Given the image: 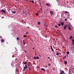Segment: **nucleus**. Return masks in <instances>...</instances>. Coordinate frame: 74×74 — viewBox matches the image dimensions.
<instances>
[{
  "label": "nucleus",
  "mask_w": 74,
  "mask_h": 74,
  "mask_svg": "<svg viewBox=\"0 0 74 74\" xmlns=\"http://www.w3.org/2000/svg\"><path fill=\"white\" fill-rule=\"evenodd\" d=\"M39 4H40V5H41V3H39Z\"/></svg>",
  "instance_id": "09e8293b"
},
{
  "label": "nucleus",
  "mask_w": 74,
  "mask_h": 74,
  "mask_svg": "<svg viewBox=\"0 0 74 74\" xmlns=\"http://www.w3.org/2000/svg\"><path fill=\"white\" fill-rule=\"evenodd\" d=\"M40 23H41L40 22V21H38V24L39 25H40Z\"/></svg>",
  "instance_id": "f8f14e48"
},
{
  "label": "nucleus",
  "mask_w": 74,
  "mask_h": 74,
  "mask_svg": "<svg viewBox=\"0 0 74 74\" xmlns=\"http://www.w3.org/2000/svg\"><path fill=\"white\" fill-rule=\"evenodd\" d=\"M67 25H65V26H64V29H66V27H67Z\"/></svg>",
  "instance_id": "6e6552de"
},
{
  "label": "nucleus",
  "mask_w": 74,
  "mask_h": 74,
  "mask_svg": "<svg viewBox=\"0 0 74 74\" xmlns=\"http://www.w3.org/2000/svg\"><path fill=\"white\" fill-rule=\"evenodd\" d=\"M24 21L23 20H21V22H23Z\"/></svg>",
  "instance_id": "c03bdc74"
},
{
  "label": "nucleus",
  "mask_w": 74,
  "mask_h": 74,
  "mask_svg": "<svg viewBox=\"0 0 74 74\" xmlns=\"http://www.w3.org/2000/svg\"><path fill=\"white\" fill-rule=\"evenodd\" d=\"M32 3H34V1H32Z\"/></svg>",
  "instance_id": "ea45409f"
},
{
  "label": "nucleus",
  "mask_w": 74,
  "mask_h": 74,
  "mask_svg": "<svg viewBox=\"0 0 74 74\" xmlns=\"http://www.w3.org/2000/svg\"><path fill=\"white\" fill-rule=\"evenodd\" d=\"M28 32H26V34H28Z\"/></svg>",
  "instance_id": "8fccbe9b"
},
{
  "label": "nucleus",
  "mask_w": 74,
  "mask_h": 74,
  "mask_svg": "<svg viewBox=\"0 0 74 74\" xmlns=\"http://www.w3.org/2000/svg\"><path fill=\"white\" fill-rule=\"evenodd\" d=\"M55 28H58V27L57 25H56L55 26Z\"/></svg>",
  "instance_id": "5701e85b"
},
{
  "label": "nucleus",
  "mask_w": 74,
  "mask_h": 74,
  "mask_svg": "<svg viewBox=\"0 0 74 74\" xmlns=\"http://www.w3.org/2000/svg\"><path fill=\"white\" fill-rule=\"evenodd\" d=\"M65 21H67V19L66 18L65 19Z\"/></svg>",
  "instance_id": "3c124183"
},
{
  "label": "nucleus",
  "mask_w": 74,
  "mask_h": 74,
  "mask_svg": "<svg viewBox=\"0 0 74 74\" xmlns=\"http://www.w3.org/2000/svg\"><path fill=\"white\" fill-rule=\"evenodd\" d=\"M69 53H70V52H69V51H67L66 52V54L67 55H69Z\"/></svg>",
  "instance_id": "4468645a"
},
{
  "label": "nucleus",
  "mask_w": 74,
  "mask_h": 74,
  "mask_svg": "<svg viewBox=\"0 0 74 74\" xmlns=\"http://www.w3.org/2000/svg\"><path fill=\"white\" fill-rule=\"evenodd\" d=\"M11 11L13 14H15V13H16V12H14L12 10H11Z\"/></svg>",
  "instance_id": "1a4fd4ad"
},
{
  "label": "nucleus",
  "mask_w": 74,
  "mask_h": 74,
  "mask_svg": "<svg viewBox=\"0 0 74 74\" xmlns=\"http://www.w3.org/2000/svg\"><path fill=\"white\" fill-rule=\"evenodd\" d=\"M17 60H18V58H16L15 61H17Z\"/></svg>",
  "instance_id": "c756f323"
},
{
  "label": "nucleus",
  "mask_w": 74,
  "mask_h": 74,
  "mask_svg": "<svg viewBox=\"0 0 74 74\" xmlns=\"http://www.w3.org/2000/svg\"><path fill=\"white\" fill-rule=\"evenodd\" d=\"M64 63L65 64H67V61H64Z\"/></svg>",
  "instance_id": "39448f33"
},
{
  "label": "nucleus",
  "mask_w": 74,
  "mask_h": 74,
  "mask_svg": "<svg viewBox=\"0 0 74 74\" xmlns=\"http://www.w3.org/2000/svg\"><path fill=\"white\" fill-rule=\"evenodd\" d=\"M57 55H59V53L57 52V53L56 54Z\"/></svg>",
  "instance_id": "7c9ffc66"
},
{
  "label": "nucleus",
  "mask_w": 74,
  "mask_h": 74,
  "mask_svg": "<svg viewBox=\"0 0 74 74\" xmlns=\"http://www.w3.org/2000/svg\"><path fill=\"white\" fill-rule=\"evenodd\" d=\"M33 49H34V48H33Z\"/></svg>",
  "instance_id": "5fc2aeb1"
},
{
  "label": "nucleus",
  "mask_w": 74,
  "mask_h": 74,
  "mask_svg": "<svg viewBox=\"0 0 74 74\" xmlns=\"http://www.w3.org/2000/svg\"><path fill=\"white\" fill-rule=\"evenodd\" d=\"M46 5L48 6V7H51V5H50V4L47 3L46 4Z\"/></svg>",
  "instance_id": "20e7f679"
},
{
  "label": "nucleus",
  "mask_w": 74,
  "mask_h": 74,
  "mask_svg": "<svg viewBox=\"0 0 74 74\" xmlns=\"http://www.w3.org/2000/svg\"><path fill=\"white\" fill-rule=\"evenodd\" d=\"M66 56H68V55H66Z\"/></svg>",
  "instance_id": "6e6d98bb"
},
{
  "label": "nucleus",
  "mask_w": 74,
  "mask_h": 74,
  "mask_svg": "<svg viewBox=\"0 0 74 74\" xmlns=\"http://www.w3.org/2000/svg\"><path fill=\"white\" fill-rule=\"evenodd\" d=\"M17 0H15L16 1H17Z\"/></svg>",
  "instance_id": "680f3d73"
},
{
  "label": "nucleus",
  "mask_w": 74,
  "mask_h": 74,
  "mask_svg": "<svg viewBox=\"0 0 74 74\" xmlns=\"http://www.w3.org/2000/svg\"><path fill=\"white\" fill-rule=\"evenodd\" d=\"M51 49L52 50V51H53V52L54 51V50H53V48H52Z\"/></svg>",
  "instance_id": "473e14b6"
},
{
  "label": "nucleus",
  "mask_w": 74,
  "mask_h": 74,
  "mask_svg": "<svg viewBox=\"0 0 74 74\" xmlns=\"http://www.w3.org/2000/svg\"><path fill=\"white\" fill-rule=\"evenodd\" d=\"M24 52L25 53L26 52V51H25Z\"/></svg>",
  "instance_id": "864d4df0"
},
{
  "label": "nucleus",
  "mask_w": 74,
  "mask_h": 74,
  "mask_svg": "<svg viewBox=\"0 0 74 74\" xmlns=\"http://www.w3.org/2000/svg\"><path fill=\"white\" fill-rule=\"evenodd\" d=\"M34 59H36V57L35 56L34 57Z\"/></svg>",
  "instance_id": "2f4dec72"
},
{
  "label": "nucleus",
  "mask_w": 74,
  "mask_h": 74,
  "mask_svg": "<svg viewBox=\"0 0 74 74\" xmlns=\"http://www.w3.org/2000/svg\"><path fill=\"white\" fill-rule=\"evenodd\" d=\"M2 38V36H0V38Z\"/></svg>",
  "instance_id": "49530a36"
},
{
  "label": "nucleus",
  "mask_w": 74,
  "mask_h": 74,
  "mask_svg": "<svg viewBox=\"0 0 74 74\" xmlns=\"http://www.w3.org/2000/svg\"><path fill=\"white\" fill-rule=\"evenodd\" d=\"M28 67H30V64H28Z\"/></svg>",
  "instance_id": "a18cd8bd"
},
{
  "label": "nucleus",
  "mask_w": 74,
  "mask_h": 74,
  "mask_svg": "<svg viewBox=\"0 0 74 74\" xmlns=\"http://www.w3.org/2000/svg\"><path fill=\"white\" fill-rule=\"evenodd\" d=\"M1 12H3V13H4V14H5V10H1Z\"/></svg>",
  "instance_id": "7ed1b4c3"
},
{
  "label": "nucleus",
  "mask_w": 74,
  "mask_h": 74,
  "mask_svg": "<svg viewBox=\"0 0 74 74\" xmlns=\"http://www.w3.org/2000/svg\"><path fill=\"white\" fill-rule=\"evenodd\" d=\"M48 59H50V57H48L47 58Z\"/></svg>",
  "instance_id": "f704fd0d"
},
{
  "label": "nucleus",
  "mask_w": 74,
  "mask_h": 74,
  "mask_svg": "<svg viewBox=\"0 0 74 74\" xmlns=\"http://www.w3.org/2000/svg\"><path fill=\"white\" fill-rule=\"evenodd\" d=\"M23 42H25V40L24 39L23 40Z\"/></svg>",
  "instance_id": "de8ad7c7"
},
{
  "label": "nucleus",
  "mask_w": 74,
  "mask_h": 74,
  "mask_svg": "<svg viewBox=\"0 0 74 74\" xmlns=\"http://www.w3.org/2000/svg\"><path fill=\"white\" fill-rule=\"evenodd\" d=\"M30 2H32V1H30Z\"/></svg>",
  "instance_id": "4d7b16f0"
},
{
  "label": "nucleus",
  "mask_w": 74,
  "mask_h": 74,
  "mask_svg": "<svg viewBox=\"0 0 74 74\" xmlns=\"http://www.w3.org/2000/svg\"><path fill=\"white\" fill-rule=\"evenodd\" d=\"M17 40H19V38L18 37H17Z\"/></svg>",
  "instance_id": "c85d7f7f"
},
{
  "label": "nucleus",
  "mask_w": 74,
  "mask_h": 74,
  "mask_svg": "<svg viewBox=\"0 0 74 74\" xmlns=\"http://www.w3.org/2000/svg\"><path fill=\"white\" fill-rule=\"evenodd\" d=\"M31 38L32 42H33V39H32V38Z\"/></svg>",
  "instance_id": "a878e982"
},
{
  "label": "nucleus",
  "mask_w": 74,
  "mask_h": 74,
  "mask_svg": "<svg viewBox=\"0 0 74 74\" xmlns=\"http://www.w3.org/2000/svg\"><path fill=\"white\" fill-rule=\"evenodd\" d=\"M65 58H66V56H65L64 57H63V59H64Z\"/></svg>",
  "instance_id": "4be33fe9"
},
{
  "label": "nucleus",
  "mask_w": 74,
  "mask_h": 74,
  "mask_svg": "<svg viewBox=\"0 0 74 74\" xmlns=\"http://www.w3.org/2000/svg\"><path fill=\"white\" fill-rule=\"evenodd\" d=\"M49 61H50V62H51V61H52V59H49Z\"/></svg>",
  "instance_id": "4c0bfd02"
},
{
  "label": "nucleus",
  "mask_w": 74,
  "mask_h": 74,
  "mask_svg": "<svg viewBox=\"0 0 74 74\" xmlns=\"http://www.w3.org/2000/svg\"><path fill=\"white\" fill-rule=\"evenodd\" d=\"M68 28L70 30H71V28H70V26H69L68 27Z\"/></svg>",
  "instance_id": "a211bd4d"
},
{
  "label": "nucleus",
  "mask_w": 74,
  "mask_h": 74,
  "mask_svg": "<svg viewBox=\"0 0 74 74\" xmlns=\"http://www.w3.org/2000/svg\"><path fill=\"white\" fill-rule=\"evenodd\" d=\"M72 38H73V36H71L70 37L69 39H70V40H71V39Z\"/></svg>",
  "instance_id": "2eb2a0df"
},
{
  "label": "nucleus",
  "mask_w": 74,
  "mask_h": 74,
  "mask_svg": "<svg viewBox=\"0 0 74 74\" xmlns=\"http://www.w3.org/2000/svg\"><path fill=\"white\" fill-rule=\"evenodd\" d=\"M46 66L47 67H48V66Z\"/></svg>",
  "instance_id": "052dcab7"
},
{
  "label": "nucleus",
  "mask_w": 74,
  "mask_h": 74,
  "mask_svg": "<svg viewBox=\"0 0 74 74\" xmlns=\"http://www.w3.org/2000/svg\"><path fill=\"white\" fill-rule=\"evenodd\" d=\"M46 37H47V36H46Z\"/></svg>",
  "instance_id": "338daca9"
},
{
  "label": "nucleus",
  "mask_w": 74,
  "mask_h": 74,
  "mask_svg": "<svg viewBox=\"0 0 74 74\" xmlns=\"http://www.w3.org/2000/svg\"><path fill=\"white\" fill-rule=\"evenodd\" d=\"M25 67H27V64H25Z\"/></svg>",
  "instance_id": "bb28decb"
},
{
  "label": "nucleus",
  "mask_w": 74,
  "mask_h": 74,
  "mask_svg": "<svg viewBox=\"0 0 74 74\" xmlns=\"http://www.w3.org/2000/svg\"><path fill=\"white\" fill-rule=\"evenodd\" d=\"M18 65H19V64H18Z\"/></svg>",
  "instance_id": "774afa93"
},
{
  "label": "nucleus",
  "mask_w": 74,
  "mask_h": 74,
  "mask_svg": "<svg viewBox=\"0 0 74 74\" xmlns=\"http://www.w3.org/2000/svg\"><path fill=\"white\" fill-rule=\"evenodd\" d=\"M23 43L24 45H25V44H26V43H25V42H23Z\"/></svg>",
  "instance_id": "37998d69"
},
{
  "label": "nucleus",
  "mask_w": 74,
  "mask_h": 74,
  "mask_svg": "<svg viewBox=\"0 0 74 74\" xmlns=\"http://www.w3.org/2000/svg\"><path fill=\"white\" fill-rule=\"evenodd\" d=\"M65 13H66V14H67V13H68V12L66 11L65 12Z\"/></svg>",
  "instance_id": "c9c22d12"
},
{
  "label": "nucleus",
  "mask_w": 74,
  "mask_h": 74,
  "mask_svg": "<svg viewBox=\"0 0 74 74\" xmlns=\"http://www.w3.org/2000/svg\"><path fill=\"white\" fill-rule=\"evenodd\" d=\"M27 69V67H24L23 68V71H25V69Z\"/></svg>",
  "instance_id": "423d86ee"
},
{
  "label": "nucleus",
  "mask_w": 74,
  "mask_h": 74,
  "mask_svg": "<svg viewBox=\"0 0 74 74\" xmlns=\"http://www.w3.org/2000/svg\"><path fill=\"white\" fill-rule=\"evenodd\" d=\"M26 36L25 35H23V37H25V38L26 37Z\"/></svg>",
  "instance_id": "e433bc0d"
},
{
  "label": "nucleus",
  "mask_w": 74,
  "mask_h": 74,
  "mask_svg": "<svg viewBox=\"0 0 74 74\" xmlns=\"http://www.w3.org/2000/svg\"><path fill=\"white\" fill-rule=\"evenodd\" d=\"M15 64V61H13L12 62V63L11 64V66L12 67H14V64Z\"/></svg>",
  "instance_id": "f257e3e1"
},
{
  "label": "nucleus",
  "mask_w": 74,
  "mask_h": 74,
  "mask_svg": "<svg viewBox=\"0 0 74 74\" xmlns=\"http://www.w3.org/2000/svg\"><path fill=\"white\" fill-rule=\"evenodd\" d=\"M61 24L62 26H63V25H64V23L63 22H62Z\"/></svg>",
  "instance_id": "9b49d317"
},
{
  "label": "nucleus",
  "mask_w": 74,
  "mask_h": 74,
  "mask_svg": "<svg viewBox=\"0 0 74 74\" xmlns=\"http://www.w3.org/2000/svg\"><path fill=\"white\" fill-rule=\"evenodd\" d=\"M16 70L17 71V72H18V69H16Z\"/></svg>",
  "instance_id": "72a5a7b5"
},
{
  "label": "nucleus",
  "mask_w": 74,
  "mask_h": 74,
  "mask_svg": "<svg viewBox=\"0 0 74 74\" xmlns=\"http://www.w3.org/2000/svg\"><path fill=\"white\" fill-rule=\"evenodd\" d=\"M58 26H61V24H60V23H59V24H58Z\"/></svg>",
  "instance_id": "cd10ccee"
},
{
  "label": "nucleus",
  "mask_w": 74,
  "mask_h": 74,
  "mask_svg": "<svg viewBox=\"0 0 74 74\" xmlns=\"http://www.w3.org/2000/svg\"><path fill=\"white\" fill-rule=\"evenodd\" d=\"M25 15H27V14H25Z\"/></svg>",
  "instance_id": "e2e57ef3"
},
{
  "label": "nucleus",
  "mask_w": 74,
  "mask_h": 74,
  "mask_svg": "<svg viewBox=\"0 0 74 74\" xmlns=\"http://www.w3.org/2000/svg\"><path fill=\"white\" fill-rule=\"evenodd\" d=\"M72 43L73 44V45H74V40L73 39L72 40Z\"/></svg>",
  "instance_id": "dca6fc26"
},
{
  "label": "nucleus",
  "mask_w": 74,
  "mask_h": 74,
  "mask_svg": "<svg viewBox=\"0 0 74 74\" xmlns=\"http://www.w3.org/2000/svg\"><path fill=\"white\" fill-rule=\"evenodd\" d=\"M8 42H7V44H8Z\"/></svg>",
  "instance_id": "0e129e2a"
},
{
  "label": "nucleus",
  "mask_w": 74,
  "mask_h": 74,
  "mask_svg": "<svg viewBox=\"0 0 74 74\" xmlns=\"http://www.w3.org/2000/svg\"><path fill=\"white\" fill-rule=\"evenodd\" d=\"M50 14L51 15H53V12L52 11H50Z\"/></svg>",
  "instance_id": "0eeeda50"
},
{
  "label": "nucleus",
  "mask_w": 74,
  "mask_h": 74,
  "mask_svg": "<svg viewBox=\"0 0 74 74\" xmlns=\"http://www.w3.org/2000/svg\"><path fill=\"white\" fill-rule=\"evenodd\" d=\"M36 59H39V57H36Z\"/></svg>",
  "instance_id": "412c9836"
},
{
  "label": "nucleus",
  "mask_w": 74,
  "mask_h": 74,
  "mask_svg": "<svg viewBox=\"0 0 74 74\" xmlns=\"http://www.w3.org/2000/svg\"><path fill=\"white\" fill-rule=\"evenodd\" d=\"M36 15L37 16H38V13H36Z\"/></svg>",
  "instance_id": "79ce46f5"
},
{
  "label": "nucleus",
  "mask_w": 74,
  "mask_h": 74,
  "mask_svg": "<svg viewBox=\"0 0 74 74\" xmlns=\"http://www.w3.org/2000/svg\"><path fill=\"white\" fill-rule=\"evenodd\" d=\"M52 69H53V71H54V70H55V68L53 67V68Z\"/></svg>",
  "instance_id": "b1692460"
},
{
  "label": "nucleus",
  "mask_w": 74,
  "mask_h": 74,
  "mask_svg": "<svg viewBox=\"0 0 74 74\" xmlns=\"http://www.w3.org/2000/svg\"><path fill=\"white\" fill-rule=\"evenodd\" d=\"M39 55V56H40V57H41V56H40V55Z\"/></svg>",
  "instance_id": "13d9d810"
},
{
  "label": "nucleus",
  "mask_w": 74,
  "mask_h": 74,
  "mask_svg": "<svg viewBox=\"0 0 74 74\" xmlns=\"http://www.w3.org/2000/svg\"><path fill=\"white\" fill-rule=\"evenodd\" d=\"M26 11H23V14H25V13H26Z\"/></svg>",
  "instance_id": "ddd939ff"
},
{
  "label": "nucleus",
  "mask_w": 74,
  "mask_h": 74,
  "mask_svg": "<svg viewBox=\"0 0 74 74\" xmlns=\"http://www.w3.org/2000/svg\"><path fill=\"white\" fill-rule=\"evenodd\" d=\"M40 10H41L42 11V9L41 8H40Z\"/></svg>",
  "instance_id": "a19ab883"
},
{
  "label": "nucleus",
  "mask_w": 74,
  "mask_h": 74,
  "mask_svg": "<svg viewBox=\"0 0 74 74\" xmlns=\"http://www.w3.org/2000/svg\"><path fill=\"white\" fill-rule=\"evenodd\" d=\"M51 49L52 48V46H51Z\"/></svg>",
  "instance_id": "603ef678"
},
{
  "label": "nucleus",
  "mask_w": 74,
  "mask_h": 74,
  "mask_svg": "<svg viewBox=\"0 0 74 74\" xmlns=\"http://www.w3.org/2000/svg\"><path fill=\"white\" fill-rule=\"evenodd\" d=\"M27 62H25L23 64H27Z\"/></svg>",
  "instance_id": "f3484780"
},
{
  "label": "nucleus",
  "mask_w": 74,
  "mask_h": 74,
  "mask_svg": "<svg viewBox=\"0 0 74 74\" xmlns=\"http://www.w3.org/2000/svg\"><path fill=\"white\" fill-rule=\"evenodd\" d=\"M48 66H51V64H48Z\"/></svg>",
  "instance_id": "393cba45"
},
{
  "label": "nucleus",
  "mask_w": 74,
  "mask_h": 74,
  "mask_svg": "<svg viewBox=\"0 0 74 74\" xmlns=\"http://www.w3.org/2000/svg\"><path fill=\"white\" fill-rule=\"evenodd\" d=\"M66 74V73H64V74Z\"/></svg>",
  "instance_id": "69168bd1"
},
{
  "label": "nucleus",
  "mask_w": 74,
  "mask_h": 74,
  "mask_svg": "<svg viewBox=\"0 0 74 74\" xmlns=\"http://www.w3.org/2000/svg\"><path fill=\"white\" fill-rule=\"evenodd\" d=\"M45 26L46 27V28H47V27H48V25H47L46 24H45Z\"/></svg>",
  "instance_id": "9d476101"
},
{
  "label": "nucleus",
  "mask_w": 74,
  "mask_h": 74,
  "mask_svg": "<svg viewBox=\"0 0 74 74\" xmlns=\"http://www.w3.org/2000/svg\"><path fill=\"white\" fill-rule=\"evenodd\" d=\"M8 27L9 29H10V28H11L12 29H13V28L12 27V25H9L8 26Z\"/></svg>",
  "instance_id": "f03ea898"
},
{
  "label": "nucleus",
  "mask_w": 74,
  "mask_h": 74,
  "mask_svg": "<svg viewBox=\"0 0 74 74\" xmlns=\"http://www.w3.org/2000/svg\"><path fill=\"white\" fill-rule=\"evenodd\" d=\"M1 42H4V39H3L1 40Z\"/></svg>",
  "instance_id": "6ab92c4d"
},
{
  "label": "nucleus",
  "mask_w": 74,
  "mask_h": 74,
  "mask_svg": "<svg viewBox=\"0 0 74 74\" xmlns=\"http://www.w3.org/2000/svg\"><path fill=\"white\" fill-rule=\"evenodd\" d=\"M41 70H42L43 71H45V70L44 68H42L41 69Z\"/></svg>",
  "instance_id": "aec40b11"
},
{
  "label": "nucleus",
  "mask_w": 74,
  "mask_h": 74,
  "mask_svg": "<svg viewBox=\"0 0 74 74\" xmlns=\"http://www.w3.org/2000/svg\"><path fill=\"white\" fill-rule=\"evenodd\" d=\"M25 48H26V49H27V46L25 47Z\"/></svg>",
  "instance_id": "58836bf2"
},
{
  "label": "nucleus",
  "mask_w": 74,
  "mask_h": 74,
  "mask_svg": "<svg viewBox=\"0 0 74 74\" xmlns=\"http://www.w3.org/2000/svg\"><path fill=\"white\" fill-rule=\"evenodd\" d=\"M58 5L59 6V5H60L58 4Z\"/></svg>",
  "instance_id": "bf43d9fd"
}]
</instances>
